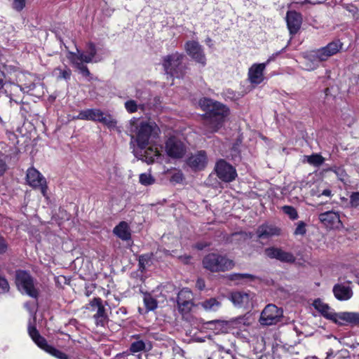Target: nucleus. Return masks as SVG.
<instances>
[{"label":"nucleus","mask_w":359,"mask_h":359,"mask_svg":"<svg viewBox=\"0 0 359 359\" xmlns=\"http://www.w3.org/2000/svg\"><path fill=\"white\" fill-rule=\"evenodd\" d=\"M199 106L205 111L204 116V133L218 131L229 114V109L222 103L203 97L199 100Z\"/></svg>","instance_id":"f257e3e1"},{"label":"nucleus","mask_w":359,"mask_h":359,"mask_svg":"<svg viewBox=\"0 0 359 359\" xmlns=\"http://www.w3.org/2000/svg\"><path fill=\"white\" fill-rule=\"evenodd\" d=\"M73 119L100 122L109 129H117V121L111 114H104L99 109H87L79 111Z\"/></svg>","instance_id":"f03ea898"},{"label":"nucleus","mask_w":359,"mask_h":359,"mask_svg":"<svg viewBox=\"0 0 359 359\" xmlns=\"http://www.w3.org/2000/svg\"><path fill=\"white\" fill-rule=\"evenodd\" d=\"M203 267L211 272L231 270L234 266L233 260L217 253H210L203 259Z\"/></svg>","instance_id":"7ed1b4c3"},{"label":"nucleus","mask_w":359,"mask_h":359,"mask_svg":"<svg viewBox=\"0 0 359 359\" xmlns=\"http://www.w3.org/2000/svg\"><path fill=\"white\" fill-rule=\"evenodd\" d=\"M136 141L138 147L142 150L149 143V140L158 136L159 128L153 122H141L136 126Z\"/></svg>","instance_id":"20e7f679"},{"label":"nucleus","mask_w":359,"mask_h":359,"mask_svg":"<svg viewBox=\"0 0 359 359\" xmlns=\"http://www.w3.org/2000/svg\"><path fill=\"white\" fill-rule=\"evenodd\" d=\"M15 283L18 290L28 296L36 299L39 290L36 281L32 276L25 271H18L15 276Z\"/></svg>","instance_id":"39448f33"},{"label":"nucleus","mask_w":359,"mask_h":359,"mask_svg":"<svg viewBox=\"0 0 359 359\" xmlns=\"http://www.w3.org/2000/svg\"><path fill=\"white\" fill-rule=\"evenodd\" d=\"M326 158L320 154H316V173L319 172L320 175H323L330 171L335 173L338 180L342 182L344 184L349 183L348 175L346 170L341 167L330 166L325 163Z\"/></svg>","instance_id":"423d86ee"},{"label":"nucleus","mask_w":359,"mask_h":359,"mask_svg":"<svg viewBox=\"0 0 359 359\" xmlns=\"http://www.w3.org/2000/svg\"><path fill=\"white\" fill-rule=\"evenodd\" d=\"M283 311L275 304L266 305L260 314L259 322L262 325L270 326L280 322Z\"/></svg>","instance_id":"0eeeda50"},{"label":"nucleus","mask_w":359,"mask_h":359,"mask_svg":"<svg viewBox=\"0 0 359 359\" xmlns=\"http://www.w3.org/2000/svg\"><path fill=\"white\" fill-rule=\"evenodd\" d=\"M165 151L167 155L172 158H181L187 151V147L178 137L173 135L166 140Z\"/></svg>","instance_id":"6e6552de"},{"label":"nucleus","mask_w":359,"mask_h":359,"mask_svg":"<svg viewBox=\"0 0 359 359\" xmlns=\"http://www.w3.org/2000/svg\"><path fill=\"white\" fill-rule=\"evenodd\" d=\"M26 180L28 184L34 189H39L43 196H47V182L46 178L35 168H29Z\"/></svg>","instance_id":"1a4fd4ad"},{"label":"nucleus","mask_w":359,"mask_h":359,"mask_svg":"<svg viewBox=\"0 0 359 359\" xmlns=\"http://www.w3.org/2000/svg\"><path fill=\"white\" fill-rule=\"evenodd\" d=\"M184 55L178 52L165 56L163 59V67L166 74L171 76L179 77L180 66Z\"/></svg>","instance_id":"9d476101"},{"label":"nucleus","mask_w":359,"mask_h":359,"mask_svg":"<svg viewBox=\"0 0 359 359\" xmlns=\"http://www.w3.org/2000/svg\"><path fill=\"white\" fill-rule=\"evenodd\" d=\"M285 48H283L280 52H277L271 56L266 62L265 63H259V64H254L248 71V78L251 83L252 84H259L264 80V71L266 68V65L270 62L272 60H273L278 54L284 50Z\"/></svg>","instance_id":"9b49d317"},{"label":"nucleus","mask_w":359,"mask_h":359,"mask_svg":"<svg viewBox=\"0 0 359 359\" xmlns=\"http://www.w3.org/2000/svg\"><path fill=\"white\" fill-rule=\"evenodd\" d=\"M215 171L217 177L225 182H232L237 176L236 169L223 159L216 163Z\"/></svg>","instance_id":"f8f14e48"},{"label":"nucleus","mask_w":359,"mask_h":359,"mask_svg":"<svg viewBox=\"0 0 359 359\" xmlns=\"http://www.w3.org/2000/svg\"><path fill=\"white\" fill-rule=\"evenodd\" d=\"M184 49L189 56L196 62L205 66L206 57L202 46L196 41H188L184 45Z\"/></svg>","instance_id":"ddd939ff"},{"label":"nucleus","mask_w":359,"mask_h":359,"mask_svg":"<svg viewBox=\"0 0 359 359\" xmlns=\"http://www.w3.org/2000/svg\"><path fill=\"white\" fill-rule=\"evenodd\" d=\"M265 255L271 259H276L281 262L292 264L296 260L294 255L279 248L271 247L264 250Z\"/></svg>","instance_id":"4468645a"},{"label":"nucleus","mask_w":359,"mask_h":359,"mask_svg":"<svg viewBox=\"0 0 359 359\" xmlns=\"http://www.w3.org/2000/svg\"><path fill=\"white\" fill-rule=\"evenodd\" d=\"M70 54L71 56L78 57L86 63L97 62L101 60V58L97 55V48L95 44L91 42L86 45L85 51L81 52L77 50V53H71Z\"/></svg>","instance_id":"2eb2a0df"},{"label":"nucleus","mask_w":359,"mask_h":359,"mask_svg":"<svg viewBox=\"0 0 359 359\" xmlns=\"http://www.w3.org/2000/svg\"><path fill=\"white\" fill-rule=\"evenodd\" d=\"M342 46L343 43L339 40L333 41L326 46L316 51V57L318 58L320 61H325L330 57L339 52Z\"/></svg>","instance_id":"dca6fc26"},{"label":"nucleus","mask_w":359,"mask_h":359,"mask_svg":"<svg viewBox=\"0 0 359 359\" xmlns=\"http://www.w3.org/2000/svg\"><path fill=\"white\" fill-rule=\"evenodd\" d=\"M192 296V292L187 288H184L179 292L177 303L181 313H187L191 311L194 305Z\"/></svg>","instance_id":"f3484780"},{"label":"nucleus","mask_w":359,"mask_h":359,"mask_svg":"<svg viewBox=\"0 0 359 359\" xmlns=\"http://www.w3.org/2000/svg\"><path fill=\"white\" fill-rule=\"evenodd\" d=\"M280 234L281 229L273 224L264 223L256 229V235L259 240H267Z\"/></svg>","instance_id":"a211bd4d"},{"label":"nucleus","mask_w":359,"mask_h":359,"mask_svg":"<svg viewBox=\"0 0 359 359\" xmlns=\"http://www.w3.org/2000/svg\"><path fill=\"white\" fill-rule=\"evenodd\" d=\"M285 20L290 34L295 35L302 26V15L295 11H288L286 13Z\"/></svg>","instance_id":"6ab92c4d"},{"label":"nucleus","mask_w":359,"mask_h":359,"mask_svg":"<svg viewBox=\"0 0 359 359\" xmlns=\"http://www.w3.org/2000/svg\"><path fill=\"white\" fill-rule=\"evenodd\" d=\"M251 293L243 291H234L230 294V300L236 307L248 308L252 299Z\"/></svg>","instance_id":"aec40b11"},{"label":"nucleus","mask_w":359,"mask_h":359,"mask_svg":"<svg viewBox=\"0 0 359 359\" xmlns=\"http://www.w3.org/2000/svg\"><path fill=\"white\" fill-rule=\"evenodd\" d=\"M90 304L92 307L97 308V312L93 316L96 321V324L97 325L104 326L108 318L105 308L102 304V300L99 297L94 298L90 301Z\"/></svg>","instance_id":"412c9836"},{"label":"nucleus","mask_w":359,"mask_h":359,"mask_svg":"<svg viewBox=\"0 0 359 359\" xmlns=\"http://www.w3.org/2000/svg\"><path fill=\"white\" fill-rule=\"evenodd\" d=\"M208 163V158L205 151H199L192 154L187 160V164L195 170L203 169Z\"/></svg>","instance_id":"4be33fe9"},{"label":"nucleus","mask_w":359,"mask_h":359,"mask_svg":"<svg viewBox=\"0 0 359 359\" xmlns=\"http://www.w3.org/2000/svg\"><path fill=\"white\" fill-rule=\"evenodd\" d=\"M316 310L325 318L331 320L335 323H338L339 313H335L327 304L323 302L320 299H316Z\"/></svg>","instance_id":"5701e85b"},{"label":"nucleus","mask_w":359,"mask_h":359,"mask_svg":"<svg viewBox=\"0 0 359 359\" xmlns=\"http://www.w3.org/2000/svg\"><path fill=\"white\" fill-rule=\"evenodd\" d=\"M320 222L327 228H337L340 224L339 215L332 211H327L319 215Z\"/></svg>","instance_id":"b1692460"},{"label":"nucleus","mask_w":359,"mask_h":359,"mask_svg":"<svg viewBox=\"0 0 359 359\" xmlns=\"http://www.w3.org/2000/svg\"><path fill=\"white\" fill-rule=\"evenodd\" d=\"M333 293L334 297L339 301H346L353 296L351 287L348 284L339 283L333 287Z\"/></svg>","instance_id":"393cba45"},{"label":"nucleus","mask_w":359,"mask_h":359,"mask_svg":"<svg viewBox=\"0 0 359 359\" xmlns=\"http://www.w3.org/2000/svg\"><path fill=\"white\" fill-rule=\"evenodd\" d=\"M28 332L32 340L37 344V346L46 352L48 353L53 346L48 344L44 337L41 336L36 327L34 326H29Z\"/></svg>","instance_id":"a878e982"},{"label":"nucleus","mask_w":359,"mask_h":359,"mask_svg":"<svg viewBox=\"0 0 359 359\" xmlns=\"http://www.w3.org/2000/svg\"><path fill=\"white\" fill-rule=\"evenodd\" d=\"M316 196H317L318 201H320L322 198H325V201L318 202V206H320L330 203L333 196V194L330 186L319 184L316 189Z\"/></svg>","instance_id":"bb28decb"},{"label":"nucleus","mask_w":359,"mask_h":359,"mask_svg":"<svg viewBox=\"0 0 359 359\" xmlns=\"http://www.w3.org/2000/svg\"><path fill=\"white\" fill-rule=\"evenodd\" d=\"M113 233L123 241H128L131 238L129 225L126 222H121L114 228Z\"/></svg>","instance_id":"cd10ccee"},{"label":"nucleus","mask_w":359,"mask_h":359,"mask_svg":"<svg viewBox=\"0 0 359 359\" xmlns=\"http://www.w3.org/2000/svg\"><path fill=\"white\" fill-rule=\"evenodd\" d=\"M161 153L157 147H149L141 154L142 160L147 163H152L161 157Z\"/></svg>","instance_id":"c85d7f7f"},{"label":"nucleus","mask_w":359,"mask_h":359,"mask_svg":"<svg viewBox=\"0 0 359 359\" xmlns=\"http://www.w3.org/2000/svg\"><path fill=\"white\" fill-rule=\"evenodd\" d=\"M343 322H347L353 325H359V313L341 312L338 315V324L342 325Z\"/></svg>","instance_id":"c756f323"},{"label":"nucleus","mask_w":359,"mask_h":359,"mask_svg":"<svg viewBox=\"0 0 359 359\" xmlns=\"http://www.w3.org/2000/svg\"><path fill=\"white\" fill-rule=\"evenodd\" d=\"M226 277L228 280L234 282L236 285H243L255 279V276L250 273H231Z\"/></svg>","instance_id":"7c9ffc66"},{"label":"nucleus","mask_w":359,"mask_h":359,"mask_svg":"<svg viewBox=\"0 0 359 359\" xmlns=\"http://www.w3.org/2000/svg\"><path fill=\"white\" fill-rule=\"evenodd\" d=\"M200 305L207 311H217L222 304L216 298H210L201 302Z\"/></svg>","instance_id":"2f4dec72"},{"label":"nucleus","mask_w":359,"mask_h":359,"mask_svg":"<svg viewBox=\"0 0 359 359\" xmlns=\"http://www.w3.org/2000/svg\"><path fill=\"white\" fill-rule=\"evenodd\" d=\"M70 60L74 65L80 71V73L84 76H90V73L88 69V67L83 65L84 61L79 59L78 57H74L71 56Z\"/></svg>","instance_id":"473e14b6"},{"label":"nucleus","mask_w":359,"mask_h":359,"mask_svg":"<svg viewBox=\"0 0 359 359\" xmlns=\"http://www.w3.org/2000/svg\"><path fill=\"white\" fill-rule=\"evenodd\" d=\"M144 304L147 311H154L157 308V301L151 294H147L144 297Z\"/></svg>","instance_id":"72a5a7b5"},{"label":"nucleus","mask_w":359,"mask_h":359,"mask_svg":"<svg viewBox=\"0 0 359 359\" xmlns=\"http://www.w3.org/2000/svg\"><path fill=\"white\" fill-rule=\"evenodd\" d=\"M125 108L128 113H135L138 109H143V104H137V102L133 100H127L124 104Z\"/></svg>","instance_id":"f704fd0d"},{"label":"nucleus","mask_w":359,"mask_h":359,"mask_svg":"<svg viewBox=\"0 0 359 359\" xmlns=\"http://www.w3.org/2000/svg\"><path fill=\"white\" fill-rule=\"evenodd\" d=\"M155 182V179L149 173L140 175V183L144 186L151 185Z\"/></svg>","instance_id":"c9c22d12"},{"label":"nucleus","mask_w":359,"mask_h":359,"mask_svg":"<svg viewBox=\"0 0 359 359\" xmlns=\"http://www.w3.org/2000/svg\"><path fill=\"white\" fill-rule=\"evenodd\" d=\"M283 210L284 213L287 215L291 219L294 220V219H297V217H298L297 212L295 210V208H294L293 207L289 206V205H285L283 207Z\"/></svg>","instance_id":"e433bc0d"},{"label":"nucleus","mask_w":359,"mask_h":359,"mask_svg":"<svg viewBox=\"0 0 359 359\" xmlns=\"http://www.w3.org/2000/svg\"><path fill=\"white\" fill-rule=\"evenodd\" d=\"M145 348V344L142 341H136L131 344L130 350L133 353L143 351Z\"/></svg>","instance_id":"4c0bfd02"},{"label":"nucleus","mask_w":359,"mask_h":359,"mask_svg":"<svg viewBox=\"0 0 359 359\" xmlns=\"http://www.w3.org/2000/svg\"><path fill=\"white\" fill-rule=\"evenodd\" d=\"M57 71L59 72V79H63L65 80H69L70 79L72 72L69 68L66 67L63 69L61 68H57L55 69V72Z\"/></svg>","instance_id":"58836bf2"},{"label":"nucleus","mask_w":359,"mask_h":359,"mask_svg":"<svg viewBox=\"0 0 359 359\" xmlns=\"http://www.w3.org/2000/svg\"><path fill=\"white\" fill-rule=\"evenodd\" d=\"M48 353L58 359H69V357L66 353L60 351V350L55 348L53 346L48 351Z\"/></svg>","instance_id":"ea45409f"},{"label":"nucleus","mask_w":359,"mask_h":359,"mask_svg":"<svg viewBox=\"0 0 359 359\" xmlns=\"http://www.w3.org/2000/svg\"><path fill=\"white\" fill-rule=\"evenodd\" d=\"M350 205L351 207L359 206V192H353L350 196Z\"/></svg>","instance_id":"a19ab883"},{"label":"nucleus","mask_w":359,"mask_h":359,"mask_svg":"<svg viewBox=\"0 0 359 359\" xmlns=\"http://www.w3.org/2000/svg\"><path fill=\"white\" fill-rule=\"evenodd\" d=\"M294 233V235H304L306 233V224L302 221L299 222Z\"/></svg>","instance_id":"79ce46f5"},{"label":"nucleus","mask_w":359,"mask_h":359,"mask_svg":"<svg viewBox=\"0 0 359 359\" xmlns=\"http://www.w3.org/2000/svg\"><path fill=\"white\" fill-rule=\"evenodd\" d=\"M139 266L140 269L142 271L145 269L146 265L149 261V257L148 255H142L139 257Z\"/></svg>","instance_id":"37998d69"},{"label":"nucleus","mask_w":359,"mask_h":359,"mask_svg":"<svg viewBox=\"0 0 359 359\" xmlns=\"http://www.w3.org/2000/svg\"><path fill=\"white\" fill-rule=\"evenodd\" d=\"M27 0H14L13 3V8L18 11H22L25 6V3Z\"/></svg>","instance_id":"c03bdc74"},{"label":"nucleus","mask_w":359,"mask_h":359,"mask_svg":"<svg viewBox=\"0 0 359 359\" xmlns=\"http://www.w3.org/2000/svg\"><path fill=\"white\" fill-rule=\"evenodd\" d=\"M9 285L6 279L0 276V293H4L8 291Z\"/></svg>","instance_id":"a18cd8bd"},{"label":"nucleus","mask_w":359,"mask_h":359,"mask_svg":"<svg viewBox=\"0 0 359 359\" xmlns=\"http://www.w3.org/2000/svg\"><path fill=\"white\" fill-rule=\"evenodd\" d=\"M7 249V245L3 237L0 236V253L5 252Z\"/></svg>","instance_id":"49530a36"},{"label":"nucleus","mask_w":359,"mask_h":359,"mask_svg":"<svg viewBox=\"0 0 359 359\" xmlns=\"http://www.w3.org/2000/svg\"><path fill=\"white\" fill-rule=\"evenodd\" d=\"M208 246H209V243L206 242H199L197 243L194 247L198 250H202Z\"/></svg>","instance_id":"de8ad7c7"},{"label":"nucleus","mask_w":359,"mask_h":359,"mask_svg":"<svg viewBox=\"0 0 359 359\" xmlns=\"http://www.w3.org/2000/svg\"><path fill=\"white\" fill-rule=\"evenodd\" d=\"M196 286L199 290H203L205 287V281L201 278H198L196 281Z\"/></svg>","instance_id":"09e8293b"},{"label":"nucleus","mask_w":359,"mask_h":359,"mask_svg":"<svg viewBox=\"0 0 359 359\" xmlns=\"http://www.w3.org/2000/svg\"><path fill=\"white\" fill-rule=\"evenodd\" d=\"M303 161H306L311 165H314V154H312L310 156H304Z\"/></svg>","instance_id":"8fccbe9b"},{"label":"nucleus","mask_w":359,"mask_h":359,"mask_svg":"<svg viewBox=\"0 0 359 359\" xmlns=\"http://www.w3.org/2000/svg\"><path fill=\"white\" fill-rule=\"evenodd\" d=\"M127 309L125 307H121L116 311V314L119 318L124 317L127 314Z\"/></svg>","instance_id":"3c124183"},{"label":"nucleus","mask_w":359,"mask_h":359,"mask_svg":"<svg viewBox=\"0 0 359 359\" xmlns=\"http://www.w3.org/2000/svg\"><path fill=\"white\" fill-rule=\"evenodd\" d=\"M6 170V165L5 162L0 160V177L4 173Z\"/></svg>","instance_id":"603ef678"},{"label":"nucleus","mask_w":359,"mask_h":359,"mask_svg":"<svg viewBox=\"0 0 359 359\" xmlns=\"http://www.w3.org/2000/svg\"><path fill=\"white\" fill-rule=\"evenodd\" d=\"M4 73L0 70V89L3 88L4 85Z\"/></svg>","instance_id":"864d4df0"},{"label":"nucleus","mask_w":359,"mask_h":359,"mask_svg":"<svg viewBox=\"0 0 359 359\" xmlns=\"http://www.w3.org/2000/svg\"><path fill=\"white\" fill-rule=\"evenodd\" d=\"M320 201H325V198H322L321 199H320ZM318 202H319V201L317 200V196H316V205H318Z\"/></svg>","instance_id":"5fc2aeb1"},{"label":"nucleus","mask_w":359,"mask_h":359,"mask_svg":"<svg viewBox=\"0 0 359 359\" xmlns=\"http://www.w3.org/2000/svg\"><path fill=\"white\" fill-rule=\"evenodd\" d=\"M190 258H191V257H190V256H187V257H185V259H186V262H188V260H189V259H190Z\"/></svg>","instance_id":"6e6d98bb"},{"label":"nucleus","mask_w":359,"mask_h":359,"mask_svg":"<svg viewBox=\"0 0 359 359\" xmlns=\"http://www.w3.org/2000/svg\"><path fill=\"white\" fill-rule=\"evenodd\" d=\"M332 354V353H327V358H326V359H328V358H329V357H330Z\"/></svg>","instance_id":"4d7b16f0"},{"label":"nucleus","mask_w":359,"mask_h":359,"mask_svg":"<svg viewBox=\"0 0 359 359\" xmlns=\"http://www.w3.org/2000/svg\"><path fill=\"white\" fill-rule=\"evenodd\" d=\"M182 299H187V297H182Z\"/></svg>","instance_id":"13d9d810"},{"label":"nucleus","mask_w":359,"mask_h":359,"mask_svg":"<svg viewBox=\"0 0 359 359\" xmlns=\"http://www.w3.org/2000/svg\"><path fill=\"white\" fill-rule=\"evenodd\" d=\"M316 359H317V358H316Z\"/></svg>","instance_id":"bf43d9fd"}]
</instances>
